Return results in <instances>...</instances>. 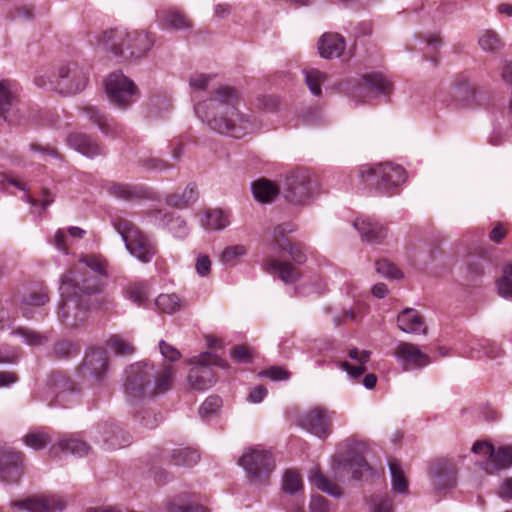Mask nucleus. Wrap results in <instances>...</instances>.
<instances>
[{"label": "nucleus", "instance_id": "nucleus-1", "mask_svg": "<svg viewBox=\"0 0 512 512\" xmlns=\"http://www.w3.org/2000/svg\"><path fill=\"white\" fill-rule=\"evenodd\" d=\"M240 102L236 89L218 87L213 96L195 105L196 115L219 134L242 138L258 128L256 120L238 110Z\"/></svg>", "mask_w": 512, "mask_h": 512}, {"label": "nucleus", "instance_id": "nucleus-2", "mask_svg": "<svg viewBox=\"0 0 512 512\" xmlns=\"http://www.w3.org/2000/svg\"><path fill=\"white\" fill-rule=\"evenodd\" d=\"M107 278L106 261L101 256L85 255L61 279L63 295H78L96 306L104 302L99 298Z\"/></svg>", "mask_w": 512, "mask_h": 512}, {"label": "nucleus", "instance_id": "nucleus-3", "mask_svg": "<svg viewBox=\"0 0 512 512\" xmlns=\"http://www.w3.org/2000/svg\"><path fill=\"white\" fill-rule=\"evenodd\" d=\"M124 390L132 400H140L167 392L172 387L175 370L172 366H164L155 372L154 366L148 362L130 365L126 369Z\"/></svg>", "mask_w": 512, "mask_h": 512}, {"label": "nucleus", "instance_id": "nucleus-4", "mask_svg": "<svg viewBox=\"0 0 512 512\" xmlns=\"http://www.w3.org/2000/svg\"><path fill=\"white\" fill-rule=\"evenodd\" d=\"M102 43L117 58L140 59L154 46L155 36L147 31L113 29L103 33Z\"/></svg>", "mask_w": 512, "mask_h": 512}, {"label": "nucleus", "instance_id": "nucleus-5", "mask_svg": "<svg viewBox=\"0 0 512 512\" xmlns=\"http://www.w3.org/2000/svg\"><path fill=\"white\" fill-rule=\"evenodd\" d=\"M281 194L293 206H308L317 195V183L310 171L296 169L286 174Z\"/></svg>", "mask_w": 512, "mask_h": 512}, {"label": "nucleus", "instance_id": "nucleus-6", "mask_svg": "<svg viewBox=\"0 0 512 512\" xmlns=\"http://www.w3.org/2000/svg\"><path fill=\"white\" fill-rule=\"evenodd\" d=\"M359 175L364 183L375 187L381 194L392 193L406 179L404 169L391 162L363 165Z\"/></svg>", "mask_w": 512, "mask_h": 512}, {"label": "nucleus", "instance_id": "nucleus-7", "mask_svg": "<svg viewBox=\"0 0 512 512\" xmlns=\"http://www.w3.org/2000/svg\"><path fill=\"white\" fill-rule=\"evenodd\" d=\"M115 230L121 235L126 249L143 263H148L157 252L153 241L128 219L116 217L113 220Z\"/></svg>", "mask_w": 512, "mask_h": 512}, {"label": "nucleus", "instance_id": "nucleus-8", "mask_svg": "<svg viewBox=\"0 0 512 512\" xmlns=\"http://www.w3.org/2000/svg\"><path fill=\"white\" fill-rule=\"evenodd\" d=\"M249 481L253 484H266L275 468L272 455L260 448H248L239 459Z\"/></svg>", "mask_w": 512, "mask_h": 512}, {"label": "nucleus", "instance_id": "nucleus-9", "mask_svg": "<svg viewBox=\"0 0 512 512\" xmlns=\"http://www.w3.org/2000/svg\"><path fill=\"white\" fill-rule=\"evenodd\" d=\"M190 363L194 366L188 373V382L193 389L198 391H204L214 384L215 377L211 366H217L222 369H226L229 366L225 360L210 352H204L199 356L193 357Z\"/></svg>", "mask_w": 512, "mask_h": 512}, {"label": "nucleus", "instance_id": "nucleus-10", "mask_svg": "<svg viewBox=\"0 0 512 512\" xmlns=\"http://www.w3.org/2000/svg\"><path fill=\"white\" fill-rule=\"evenodd\" d=\"M105 88L109 101L122 110L127 109L138 98V90L134 82L121 71L109 74Z\"/></svg>", "mask_w": 512, "mask_h": 512}, {"label": "nucleus", "instance_id": "nucleus-11", "mask_svg": "<svg viewBox=\"0 0 512 512\" xmlns=\"http://www.w3.org/2000/svg\"><path fill=\"white\" fill-rule=\"evenodd\" d=\"M61 298L58 317L65 325L70 327H77L82 324L87 319L89 311L97 307L78 295L68 297V295L61 293Z\"/></svg>", "mask_w": 512, "mask_h": 512}, {"label": "nucleus", "instance_id": "nucleus-12", "mask_svg": "<svg viewBox=\"0 0 512 512\" xmlns=\"http://www.w3.org/2000/svg\"><path fill=\"white\" fill-rule=\"evenodd\" d=\"M333 414L334 412L317 406L304 412L299 417L298 423L311 434L319 438H326L332 431Z\"/></svg>", "mask_w": 512, "mask_h": 512}, {"label": "nucleus", "instance_id": "nucleus-13", "mask_svg": "<svg viewBox=\"0 0 512 512\" xmlns=\"http://www.w3.org/2000/svg\"><path fill=\"white\" fill-rule=\"evenodd\" d=\"M393 356L404 371L422 369L432 363L430 356L418 345L405 341L397 343Z\"/></svg>", "mask_w": 512, "mask_h": 512}, {"label": "nucleus", "instance_id": "nucleus-14", "mask_svg": "<svg viewBox=\"0 0 512 512\" xmlns=\"http://www.w3.org/2000/svg\"><path fill=\"white\" fill-rule=\"evenodd\" d=\"M11 508L27 512H56L66 507V502L58 495L44 494L12 501Z\"/></svg>", "mask_w": 512, "mask_h": 512}, {"label": "nucleus", "instance_id": "nucleus-15", "mask_svg": "<svg viewBox=\"0 0 512 512\" xmlns=\"http://www.w3.org/2000/svg\"><path fill=\"white\" fill-rule=\"evenodd\" d=\"M23 474V454L11 448L0 449V480L17 483Z\"/></svg>", "mask_w": 512, "mask_h": 512}, {"label": "nucleus", "instance_id": "nucleus-16", "mask_svg": "<svg viewBox=\"0 0 512 512\" xmlns=\"http://www.w3.org/2000/svg\"><path fill=\"white\" fill-rule=\"evenodd\" d=\"M107 373L108 358L106 353L101 349H93L87 352L81 366L82 376L100 383L105 380Z\"/></svg>", "mask_w": 512, "mask_h": 512}, {"label": "nucleus", "instance_id": "nucleus-17", "mask_svg": "<svg viewBox=\"0 0 512 512\" xmlns=\"http://www.w3.org/2000/svg\"><path fill=\"white\" fill-rule=\"evenodd\" d=\"M429 475L434 489H450L456 484V464L448 459H439L431 465Z\"/></svg>", "mask_w": 512, "mask_h": 512}, {"label": "nucleus", "instance_id": "nucleus-18", "mask_svg": "<svg viewBox=\"0 0 512 512\" xmlns=\"http://www.w3.org/2000/svg\"><path fill=\"white\" fill-rule=\"evenodd\" d=\"M56 89L62 94H75L82 91L87 83L86 75L80 71L76 64L61 66L58 71Z\"/></svg>", "mask_w": 512, "mask_h": 512}, {"label": "nucleus", "instance_id": "nucleus-19", "mask_svg": "<svg viewBox=\"0 0 512 512\" xmlns=\"http://www.w3.org/2000/svg\"><path fill=\"white\" fill-rule=\"evenodd\" d=\"M83 114L92 123L98 126L100 131L111 138H119L125 134L124 127L109 118L105 113L95 106H86L83 108Z\"/></svg>", "mask_w": 512, "mask_h": 512}, {"label": "nucleus", "instance_id": "nucleus-20", "mask_svg": "<svg viewBox=\"0 0 512 512\" xmlns=\"http://www.w3.org/2000/svg\"><path fill=\"white\" fill-rule=\"evenodd\" d=\"M156 21L163 30L189 31L192 29L191 19L175 7L157 11Z\"/></svg>", "mask_w": 512, "mask_h": 512}, {"label": "nucleus", "instance_id": "nucleus-21", "mask_svg": "<svg viewBox=\"0 0 512 512\" xmlns=\"http://www.w3.org/2000/svg\"><path fill=\"white\" fill-rule=\"evenodd\" d=\"M397 327L409 334L427 335L428 328L423 315L414 308H405L397 315Z\"/></svg>", "mask_w": 512, "mask_h": 512}, {"label": "nucleus", "instance_id": "nucleus-22", "mask_svg": "<svg viewBox=\"0 0 512 512\" xmlns=\"http://www.w3.org/2000/svg\"><path fill=\"white\" fill-rule=\"evenodd\" d=\"M359 95H384L392 91V83L381 73L373 72L363 76Z\"/></svg>", "mask_w": 512, "mask_h": 512}, {"label": "nucleus", "instance_id": "nucleus-23", "mask_svg": "<svg viewBox=\"0 0 512 512\" xmlns=\"http://www.w3.org/2000/svg\"><path fill=\"white\" fill-rule=\"evenodd\" d=\"M66 141L69 147L89 158L105 153L104 148L95 139L83 133H71Z\"/></svg>", "mask_w": 512, "mask_h": 512}, {"label": "nucleus", "instance_id": "nucleus-24", "mask_svg": "<svg viewBox=\"0 0 512 512\" xmlns=\"http://www.w3.org/2000/svg\"><path fill=\"white\" fill-rule=\"evenodd\" d=\"M353 225L362 239L369 243H380L387 234L386 228L371 217L357 218Z\"/></svg>", "mask_w": 512, "mask_h": 512}, {"label": "nucleus", "instance_id": "nucleus-25", "mask_svg": "<svg viewBox=\"0 0 512 512\" xmlns=\"http://www.w3.org/2000/svg\"><path fill=\"white\" fill-rule=\"evenodd\" d=\"M317 46L322 58L332 59L342 55L346 47V42L342 35L327 32L319 38Z\"/></svg>", "mask_w": 512, "mask_h": 512}, {"label": "nucleus", "instance_id": "nucleus-26", "mask_svg": "<svg viewBox=\"0 0 512 512\" xmlns=\"http://www.w3.org/2000/svg\"><path fill=\"white\" fill-rule=\"evenodd\" d=\"M106 191L109 195L125 201L139 199L146 196V191L142 186L126 183L110 182L106 185Z\"/></svg>", "mask_w": 512, "mask_h": 512}, {"label": "nucleus", "instance_id": "nucleus-27", "mask_svg": "<svg viewBox=\"0 0 512 512\" xmlns=\"http://www.w3.org/2000/svg\"><path fill=\"white\" fill-rule=\"evenodd\" d=\"M266 270L288 284L296 282L301 274L300 271L292 264L271 259L266 263Z\"/></svg>", "mask_w": 512, "mask_h": 512}, {"label": "nucleus", "instance_id": "nucleus-28", "mask_svg": "<svg viewBox=\"0 0 512 512\" xmlns=\"http://www.w3.org/2000/svg\"><path fill=\"white\" fill-rule=\"evenodd\" d=\"M57 450L81 457L89 453L90 447L86 442L71 436L60 440L57 445L52 446L49 451L50 455L57 456Z\"/></svg>", "mask_w": 512, "mask_h": 512}, {"label": "nucleus", "instance_id": "nucleus-29", "mask_svg": "<svg viewBox=\"0 0 512 512\" xmlns=\"http://www.w3.org/2000/svg\"><path fill=\"white\" fill-rule=\"evenodd\" d=\"M512 467V447L503 446L498 450L494 449L490 460H487L484 464V469L488 473H494L497 470Z\"/></svg>", "mask_w": 512, "mask_h": 512}, {"label": "nucleus", "instance_id": "nucleus-30", "mask_svg": "<svg viewBox=\"0 0 512 512\" xmlns=\"http://www.w3.org/2000/svg\"><path fill=\"white\" fill-rule=\"evenodd\" d=\"M252 192L257 201L270 203L279 195L281 189L272 181L263 178L252 183Z\"/></svg>", "mask_w": 512, "mask_h": 512}, {"label": "nucleus", "instance_id": "nucleus-31", "mask_svg": "<svg viewBox=\"0 0 512 512\" xmlns=\"http://www.w3.org/2000/svg\"><path fill=\"white\" fill-rule=\"evenodd\" d=\"M199 454L191 448L173 449L169 456L171 464L180 467H192L199 461Z\"/></svg>", "mask_w": 512, "mask_h": 512}, {"label": "nucleus", "instance_id": "nucleus-32", "mask_svg": "<svg viewBox=\"0 0 512 512\" xmlns=\"http://www.w3.org/2000/svg\"><path fill=\"white\" fill-rule=\"evenodd\" d=\"M198 199V190L195 184H188L182 193H175L167 197V203L176 208H184Z\"/></svg>", "mask_w": 512, "mask_h": 512}, {"label": "nucleus", "instance_id": "nucleus-33", "mask_svg": "<svg viewBox=\"0 0 512 512\" xmlns=\"http://www.w3.org/2000/svg\"><path fill=\"white\" fill-rule=\"evenodd\" d=\"M309 480L319 490H321L333 497L341 496L340 487L337 484L331 482L318 469H313L310 471Z\"/></svg>", "mask_w": 512, "mask_h": 512}, {"label": "nucleus", "instance_id": "nucleus-34", "mask_svg": "<svg viewBox=\"0 0 512 512\" xmlns=\"http://www.w3.org/2000/svg\"><path fill=\"white\" fill-rule=\"evenodd\" d=\"M202 224L206 229L222 230L229 225V218L222 210H208L202 219Z\"/></svg>", "mask_w": 512, "mask_h": 512}, {"label": "nucleus", "instance_id": "nucleus-35", "mask_svg": "<svg viewBox=\"0 0 512 512\" xmlns=\"http://www.w3.org/2000/svg\"><path fill=\"white\" fill-rule=\"evenodd\" d=\"M389 470L391 474L392 488L397 493L408 492V482L401 468L400 463L393 459L389 461Z\"/></svg>", "mask_w": 512, "mask_h": 512}, {"label": "nucleus", "instance_id": "nucleus-36", "mask_svg": "<svg viewBox=\"0 0 512 512\" xmlns=\"http://www.w3.org/2000/svg\"><path fill=\"white\" fill-rule=\"evenodd\" d=\"M303 73L311 93L315 96H320L322 93L321 84L326 81L327 75L316 68H306L303 70Z\"/></svg>", "mask_w": 512, "mask_h": 512}, {"label": "nucleus", "instance_id": "nucleus-37", "mask_svg": "<svg viewBox=\"0 0 512 512\" xmlns=\"http://www.w3.org/2000/svg\"><path fill=\"white\" fill-rule=\"evenodd\" d=\"M13 333L20 336L25 344L33 347L44 345L49 340L47 334L25 327H20L13 331Z\"/></svg>", "mask_w": 512, "mask_h": 512}, {"label": "nucleus", "instance_id": "nucleus-38", "mask_svg": "<svg viewBox=\"0 0 512 512\" xmlns=\"http://www.w3.org/2000/svg\"><path fill=\"white\" fill-rule=\"evenodd\" d=\"M16 100V92L9 82L0 81V115H5ZM6 120V116H4Z\"/></svg>", "mask_w": 512, "mask_h": 512}, {"label": "nucleus", "instance_id": "nucleus-39", "mask_svg": "<svg viewBox=\"0 0 512 512\" xmlns=\"http://www.w3.org/2000/svg\"><path fill=\"white\" fill-rule=\"evenodd\" d=\"M155 305L162 312L172 314L179 310L181 301L176 294H160L155 300Z\"/></svg>", "mask_w": 512, "mask_h": 512}, {"label": "nucleus", "instance_id": "nucleus-40", "mask_svg": "<svg viewBox=\"0 0 512 512\" xmlns=\"http://www.w3.org/2000/svg\"><path fill=\"white\" fill-rule=\"evenodd\" d=\"M128 298L138 306H145L148 300V286L144 283H135L126 290Z\"/></svg>", "mask_w": 512, "mask_h": 512}, {"label": "nucleus", "instance_id": "nucleus-41", "mask_svg": "<svg viewBox=\"0 0 512 512\" xmlns=\"http://www.w3.org/2000/svg\"><path fill=\"white\" fill-rule=\"evenodd\" d=\"M302 486V479L298 472L287 470L284 473L282 487L286 493L295 494L302 489Z\"/></svg>", "mask_w": 512, "mask_h": 512}, {"label": "nucleus", "instance_id": "nucleus-42", "mask_svg": "<svg viewBox=\"0 0 512 512\" xmlns=\"http://www.w3.org/2000/svg\"><path fill=\"white\" fill-rule=\"evenodd\" d=\"M497 289L501 297L512 300V264L505 267L502 277L497 281Z\"/></svg>", "mask_w": 512, "mask_h": 512}, {"label": "nucleus", "instance_id": "nucleus-43", "mask_svg": "<svg viewBox=\"0 0 512 512\" xmlns=\"http://www.w3.org/2000/svg\"><path fill=\"white\" fill-rule=\"evenodd\" d=\"M102 429L103 431L101 433L103 441L109 448H118L122 446L119 440L122 431L117 426L105 424Z\"/></svg>", "mask_w": 512, "mask_h": 512}, {"label": "nucleus", "instance_id": "nucleus-44", "mask_svg": "<svg viewBox=\"0 0 512 512\" xmlns=\"http://www.w3.org/2000/svg\"><path fill=\"white\" fill-rule=\"evenodd\" d=\"M295 227L291 223H283L275 227L273 232L274 242L279 249H287V242H290L286 235L293 232Z\"/></svg>", "mask_w": 512, "mask_h": 512}, {"label": "nucleus", "instance_id": "nucleus-45", "mask_svg": "<svg viewBox=\"0 0 512 512\" xmlns=\"http://www.w3.org/2000/svg\"><path fill=\"white\" fill-rule=\"evenodd\" d=\"M222 401L218 396L208 397L199 408L201 419L208 420L212 415L217 413L221 407Z\"/></svg>", "mask_w": 512, "mask_h": 512}, {"label": "nucleus", "instance_id": "nucleus-46", "mask_svg": "<svg viewBox=\"0 0 512 512\" xmlns=\"http://www.w3.org/2000/svg\"><path fill=\"white\" fill-rule=\"evenodd\" d=\"M25 444L34 450H41L51 442L48 434L44 432H31L24 438Z\"/></svg>", "mask_w": 512, "mask_h": 512}, {"label": "nucleus", "instance_id": "nucleus-47", "mask_svg": "<svg viewBox=\"0 0 512 512\" xmlns=\"http://www.w3.org/2000/svg\"><path fill=\"white\" fill-rule=\"evenodd\" d=\"M110 348L118 355L126 356L134 352V347L120 335H113L109 339Z\"/></svg>", "mask_w": 512, "mask_h": 512}, {"label": "nucleus", "instance_id": "nucleus-48", "mask_svg": "<svg viewBox=\"0 0 512 512\" xmlns=\"http://www.w3.org/2000/svg\"><path fill=\"white\" fill-rule=\"evenodd\" d=\"M213 79L212 75L195 73L189 78V86L193 93H199L205 91L209 87L210 81Z\"/></svg>", "mask_w": 512, "mask_h": 512}, {"label": "nucleus", "instance_id": "nucleus-49", "mask_svg": "<svg viewBox=\"0 0 512 512\" xmlns=\"http://www.w3.org/2000/svg\"><path fill=\"white\" fill-rule=\"evenodd\" d=\"M479 45L485 51H495L501 46L498 35L493 31H485L479 38Z\"/></svg>", "mask_w": 512, "mask_h": 512}, {"label": "nucleus", "instance_id": "nucleus-50", "mask_svg": "<svg viewBox=\"0 0 512 512\" xmlns=\"http://www.w3.org/2000/svg\"><path fill=\"white\" fill-rule=\"evenodd\" d=\"M349 461L352 477L356 480L361 479L364 472L371 470L367 461L362 456L355 455Z\"/></svg>", "mask_w": 512, "mask_h": 512}, {"label": "nucleus", "instance_id": "nucleus-51", "mask_svg": "<svg viewBox=\"0 0 512 512\" xmlns=\"http://www.w3.org/2000/svg\"><path fill=\"white\" fill-rule=\"evenodd\" d=\"M471 348L473 350H483L490 358H497L503 352L498 345L486 339L478 340Z\"/></svg>", "mask_w": 512, "mask_h": 512}, {"label": "nucleus", "instance_id": "nucleus-52", "mask_svg": "<svg viewBox=\"0 0 512 512\" xmlns=\"http://www.w3.org/2000/svg\"><path fill=\"white\" fill-rule=\"evenodd\" d=\"M177 500L182 501L179 496L174 500L167 503V509L169 512H206V508L199 504L180 505Z\"/></svg>", "mask_w": 512, "mask_h": 512}, {"label": "nucleus", "instance_id": "nucleus-53", "mask_svg": "<svg viewBox=\"0 0 512 512\" xmlns=\"http://www.w3.org/2000/svg\"><path fill=\"white\" fill-rule=\"evenodd\" d=\"M376 271L385 277L393 279H399L402 276L401 271L388 260L377 261Z\"/></svg>", "mask_w": 512, "mask_h": 512}, {"label": "nucleus", "instance_id": "nucleus-54", "mask_svg": "<svg viewBox=\"0 0 512 512\" xmlns=\"http://www.w3.org/2000/svg\"><path fill=\"white\" fill-rule=\"evenodd\" d=\"M372 512H393V499L389 495L376 496L372 500Z\"/></svg>", "mask_w": 512, "mask_h": 512}, {"label": "nucleus", "instance_id": "nucleus-55", "mask_svg": "<svg viewBox=\"0 0 512 512\" xmlns=\"http://www.w3.org/2000/svg\"><path fill=\"white\" fill-rule=\"evenodd\" d=\"M246 248L242 245H234L226 247L221 254V261L223 263H231L238 257L245 255Z\"/></svg>", "mask_w": 512, "mask_h": 512}, {"label": "nucleus", "instance_id": "nucleus-56", "mask_svg": "<svg viewBox=\"0 0 512 512\" xmlns=\"http://www.w3.org/2000/svg\"><path fill=\"white\" fill-rule=\"evenodd\" d=\"M48 302V295L44 291L39 292H32L26 296L23 297L22 303L24 306L30 307V306H43L45 303Z\"/></svg>", "mask_w": 512, "mask_h": 512}, {"label": "nucleus", "instance_id": "nucleus-57", "mask_svg": "<svg viewBox=\"0 0 512 512\" xmlns=\"http://www.w3.org/2000/svg\"><path fill=\"white\" fill-rule=\"evenodd\" d=\"M230 355L235 362L240 364L250 363L252 361L251 350L246 346H234Z\"/></svg>", "mask_w": 512, "mask_h": 512}, {"label": "nucleus", "instance_id": "nucleus-58", "mask_svg": "<svg viewBox=\"0 0 512 512\" xmlns=\"http://www.w3.org/2000/svg\"><path fill=\"white\" fill-rule=\"evenodd\" d=\"M159 349L162 356L170 362L180 359L181 353L172 345L166 343L164 340L159 342Z\"/></svg>", "mask_w": 512, "mask_h": 512}, {"label": "nucleus", "instance_id": "nucleus-59", "mask_svg": "<svg viewBox=\"0 0 512 512\" xmlns=\"http://www.w3.org/2000/svg\"><path fill=\"white\" fill-rule=\"evenodd\" d=\"M262 375L270 378L274 381L287 380L290 377V373L279 366H273L262 372Z\"/></svg>", "mask_w": 512, "mask_h": 512}, {"label": "nucleus", "instance_id": "nucleus-60", "mask_svg": "<svg viewBox=\"0 0 512 512\" xmlns=\"http://www.w3.org/2000/svg\"><path fill=\"white\" fill-rule=\"evenodd\" d=\"M310 512H329L328 501L321 495H313L310 501Z\"/></svg>", "mask_w": 512, "mask_h": 512}, {"label": "nucleus", "instance_id": "nucleus-61", "mask_svg": "<svg viewBox=\"0 0 512 512\" xmlns=\"http://www.w3.org/2000/svg\"><path fill=\"white\" fill-rule=\"evenodd\" d=\"M287 246V249L282 250L287 251L295 263L303 264L306 261V255L301 246L294 245L291 242H287Z\"/></svg>", "mask_w": 512, "mask_h": 512}, {"label": "nucleus", "instance_id": "nucleus-62", "mask_svg": "<svg viewBox=\"0 0 512 512\" xmlns=\"http://www.w3.org/2000/svg\"><path fill=\"white\" fill-rule=\"evenodd\" d=\"M338 366L340 369L346 371L348 373V375L350 376V378H352V379L359 378L366 371L365 366H363L361 364H359L357 366H353L346 361L339 362Z\"/></svg>", "mask_w": 512, "mask_h": 512}, {"label": "nucleus", "instance_id": "nucleus-63", "mask_svg": "<svg viewBox=\"0 0 512 512\" xmlns=\"http://www.w3.org/2000/svg\"><path fill=\"white\" fill-rule=\"evenodd\" d=\"M196 271L197 273L204 277L207 276L211 269V261L207 255H199L196 260Z\"/></svg>", "mask_w": 512, "mask_h": 512}, {"label": "nucleus", "instance_id": "nucleus-64", "mask_svg": "<svg viewBox=\"0 0 512 512\" xmlns=\"http://www.w3.org/2000/svg\"><path fill=\"white\" fill-rule=\"evenodd\" d=\"M161 421V416L152 411H145L142 416V424L148 429L155 428Z\"/></svg>", "mask_w": 512, "mask_h": 512}]
</instances>
